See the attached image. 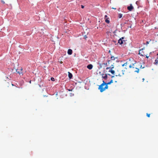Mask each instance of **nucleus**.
<instances>
[{
	"label": "nucleus",
	"instance_id": "f257e3e1",
	"mask_svg": "<svg viewBox=\"0 0 158 158\" xmlns=\"http://www.w3.org/2000/svg\"><path fill=\"white\" fill-rule=\"evenodd\" d=\"M136 62L133 59H129L125 63L122 64L123 67L124 66L125 69H127V67L129 66L130 68H134V64H135Z\"/></svg>",
	"mask_w": 158,
	"mask_h": 158
},
{
	"label": "nucleus",
	"instance_id": "f03ea898",
	"mask_svg": "<svg viewBox=\"0 0 158 158\" xmlns=\"http://www.w3.org/2000/svg\"><path fill=\"white\" fill-rule=\"evenodd\" d=\"M108 84H109V83H106L103 81V83L99 86L98 89L100 90L101 92H102L106 89H108Z\"/></svg>",
	"mask_w": 158,
	"mask_h": 158
},
{
	"label": "nucleus",
	"instance_id": "7ed1b4c3",
	"mask_svg": "<svg viewBox=\"0 0 158 158\" xmlns=\"http://www.w3.org/2000/svg\"><path fill=\"white\" fill-rule=\"evenodd\" d=\"M109 53L111 56L110 60H109V64H114V63L117 61V57L113 55L112 54L110 53V51L109 50Z\"/></svg>",
	"mask_w": 158,
	"mask_h": 158
},
{
	"label": "nucleus",
	"instance_id": "20e7f679",
	"mask_svg": "<svg viewBox=\"0 0 158 158\" xmlns=\"http://www.w3.org/2000/svg\"><path fill=\"white\" fill-rule=\"evenodd\" d=\"M114 68V66L113 64H111V66L109 67V69H110V70H109V72H110L113 75L111 77H114L115 76H117V75L115 73V71L113 69Z\"/></svg>",
	"mask_w": 158,
	"mask_h": 158
},
{
	"label": "nucleus",
	"instance_id": "39448f33",
	"mask_svg": "<svg viewBox=\"0 0 158 158\" xmlns=\"http://www.w3.org/2000/svg\"><path fill=\"white\" fill-rule=\"evenodd\" d=\"M124 37H122L121 38H120L118 40H113V42L116 45V43L118 41V43H119L120 44H123V42L124 41L125 42V40H124Z\"/></svg>",
	"mask_w": 158,
	"mask_h": 158
},
{
	"label": "nucleus",
	"instance_id": "423d86ee",
	"mask_svg": "<svg viewBox=\"0 0 158 158\" xmlns=\"http://www.w3.org/2000/svg\"><path fill=\"white\" fill-rule=\"evenodd\" d=\"M22 68L21 67L19 69H16V72L19 75H20L21 74H22Z\"/></svg>",
	"mask_w": 158,
	"mask_h": 158
},
{
	"label": "nucleus",
	"instance_id": "0eeeda50",
	"mask_svg": "<svg viewBox=\"0 0 158 158\" xmlns=\"http://www.w3.org/2000/svg\"><path fill=\"white\" fill-rule=\"evenodd\" d=\"M144 48H143L142 49H140L139 51V54L142 56H145V54H144V53L143 51V50Z\"/></svg>",
	"mask_w": 158,
	"mask_h": 158
},
{
	"label": "nucleus",
	"instance_id": "6e6552de",
	"mask_svg": "<svg viewBox=\"0 0 158 158\" xmlns=\"http://www.w3.org/2000/svg\"><path fill=\"white\" fill-rule=\"evenodd\" d=\"M125 71V69L120 70L119 72L118 73V75L121 76H122V75H123L124 74V72Z\"/></svg>",
	"mask_w": 158,
	"mask_h": 158
},
{
	"label": "nucleus",
	"instance_id": "1a4fd4ad",
	"mask_svg": "<svg viewBox=\"0 0 158 158\" xmlns=\"http://www.w3.org/2000/svg\"><path fill=\"white\" fill-rule=\"evenodd\" d=\"M133 9V7L131 4L129 6L127 7V9L130 11H131Z\"/></svg>",
	"mask_w": 158,
	"mask_h": 158
},
{
	"label": "nucleus",
	"instance_id": "9d476101",
	"mask_svg": "<svg viewBox=\"0 0 158 158\" xmlns=\"http://www.w3.org/2000/svg\"><path fill=\"white\" fill-rule=\"evenodd\" d=\"M93 67V66L92 64H89L87 66V68L90 70L91 69H92Z\"/></svg>",
	"mask_w": 158,
	"mask_h": 158
},
{
	"label": "nucleus",
	"instance_id": "9b49d317",
	"mask_svg": "<svg viewBox=\"0 0 158 158\" xmlns=\"http://www.w3.org/2000/svg\"><path fill=\"white\" fill-rule=\"evenodd\" d=\"M68 53L69 55H71L72 53V50L71 49H69L68 51Z\"/></svg>",
	"mask_w": 158,
	"mask_h": 158
},
{
	"label": "nucleus",
	"instance_id": "f8f14e48",
	"mask_svg": "<svg viewBox=\"0 0 158 158\" xmlns=\"http://www.w3.org/2000/svg\"><path fill=\"white\" fill-rule=\"evenodd\" d=\"M68 76L69 78H71L73 77L72 74L69 72H68Z\"/></svg>",
	"mask_w": 158,
	"mask_h": 158
},
{
	"label": "nucleus",
	"instance_id": "ddd939ff",
	"mask_svg": "<svg viewBox=\"0 0 158 158\" xmlns=\"http://www.w3.org/2000/svg\"><path fill=\"white\" fill-rule=\"evenodd\" d=\"M107 17V15H105V22L107 23H109V20L108 19V18H106Z\"/></svg>",
	"mask_w": 158,
	"mask_h": 158
},
{
	"label": "nucleus",
	"instance_id": "4468645a",
	"mask_svg": "<svg viewBox=\"0 0 158 158\" xmlns=\"http://www.w3.org/2000/svg\"><path fill=\"white\" fill-rule=\"evenodd\" d=\"M10 85V84L8 82H6L5 83V85L6 86H7L8 87Z\"/></svg>",
	"mask_w": 158,
	"mask_h": 158
},
{
	"label": "nucleus",
	"instance_id": "2eb2a0df",
	"mask_svg": "<svg viewBox=\"0 0 158 158\" xmlns=\"http://www.w3.org/2000/svg\"><path fill=\"white\" fill-rule=\"evenodd\" d=\"M158 63V58H157V59H156L155 61V62H154V64H157Z\"/></svg>",
	"mask_w": 158,
	"mask_h": 158
},
{
	"label": "nucleus",
	"instance_id": "dca6fc26",
	"mask_svg": "<svg viewBox=\"0 0 158 158\" xmlns=\"http://www.w3.org/2000/svg\"><path fill=\"white\" fill-rule=\"evenodd\" d=\"M135 69H136V70L135 71V72H136L137 73H139V69H138L137 68H135Z\"/></svg>",
	"mask_w": 158,
	"mask_h": 158
},
{
	"label": "nucleus",
	"instance_id": "f3484780",
	"mask_svg": "<svg viewBox=\"0 0 158 158\" xmlns=\"http://www.w3.org/2000/svg\"><path fill=\"white\" fill-rule=\"evenodd\" d=\"M122 16H123V15L122 14H119L118 16V18H121L122 17Z\"/></svg>",
	"mask_w": 158,
	"mask_h": 158
},
{
	"label": "nucleus",
	"instance_id": "a211bd4d",
	"mask_svg": "<svg viewBox=\"0 0 158 158\" xmlns=\"http://www.w3.org/2000/svg\"><path fill=\"white\" fill-rule=\"evenodd\" d=\"M150 114H148V113H147V116L148 117H150Z\"/></svg>",
	"mask_w": 158,
	"mask_h": 158
},
{
	"label": "nucleus",
	"instance_id": "6ab92c4d",
	"mask_svg": "<svg viewBox=\"0 0 158 158\" xmlns=\"http://www.w3.org/2000/svg\"><path fill=\"white\" fill-rule=\"evenodd\" d=\"M51 80L52 81H54V78L53 77H51Z\"/></svg>",
	"mask_w": 158,
	"mask_h": 158
},
{
	"label": "nucleus",
	"instance_id": "aec40b11",
	"mask_svg": "<svg viewBox=\"0 0 158 158\" xmlns=\"http://www.w3.org/2000/svg\"><path fill=\"white\" fill-rule=\"evenodd\" d=\"M113 82V80H111V81H109V84H110L111 83H112Z\"/></svg>",
	"mask_w": 158,
	"mask_h": 158
},
{
	"label": "nucleus",
	"instance_id": "412c9836",
	"mask_svg": "<svg viewBox=\"0 0 158 158\" xmlns=\"http://www.w3.org/2000/svg\"><path fill=\"white\" fill-rule=\"evenodd\" d=\"M1 0V2H2V3H3V4H4V3H5V2H4V1H3V0Z\"/></svg>",
	"mask_w": 158,
	"mask_h": 158
},
{
	"label": "nucleus",
	"instance_id": "4be33fe9",
	"mask_svg": "<svg viewBox=\"0 0 158 158\" xmlns=\"http://www.w3.org/2000/svg\"><path fill=\"white\" fill-rule=\"evenodd\" d=\"M107 77V75H106L105 76L103 77L104 78H106Z\"/></svg>",
	"mask_w": 158,
	"mask_h": 158
},
{
	"label": "nucleus",
	"instance_id": "5701e85b",
	"mask_svg": "<svg viewBox=\"0 0 158 158\" xmlns=\"http://www.w3.org/2000/svg\"><path fill=\"white\" fill-rule=\"evenodd\" d=\"M81 7L82 8H84V6L83 5H81Z\"/></svg>",
	"mask_w": 158,
	"mask_h": 158
},
{
	"label": "nucleus",
	"instance_id": "b1692460",
	"mask_svg": "<svg viewBox=\"0 0 158 158\" xmlns=\"http://www.w3.org/2000/svg\"><path fill=\"white\" fill-rule=\"evenodd\" d=\"M69 91H72V89H69Z\"/></svg>",
	"mask_w": 158,
	"mask_h": 158
},
{
	"label": "nucleus",
	"instance_id": "393cba45",
	"mask_svg": "<svg viewBox=\"0 0 158 158\" xmlns=\"http://www.w3.org/2000/svg\"><path fill=\"white\" fill-rule=\"evenodd\" d=\"M146 56V58H148V56Z\"/></svg>",
	"mask_w": 158,
	"mask_h": 158
},
{
	"label": "nucleus",
	"instance_id": "a878e982",
	"mask_svg": "<svg viewBox=\"0 0 158 158\" xmlns=\"http://www.w3.org/2000/svg\"><path fill=\"white\" fill-rule=\"evenodd\" d=\"M39 85V86L40 87H41V85Z\"/></svg>",
	"mask_w": 158,
	"mask_h": 158
},
{
	"label": "nucleus",
	"instance_id": "bb28decb",
	"mask_svg": "<svg viewBox=\"0 0 158 158\" xmlns=\"http://www.w3.org/2000/svg\"><path fill=\"white\" fill-rule=\"evenodd\" d=\"M109 69V68H106V69Z\"/></svg>",
	"mask_w": 158,
	"mask_h": 158
},
{
	"label": "nucleus",
	"instance_id": "cd10ccee",
	"mask_svg": "<svg viewBox=\"0 0 158 158\" xmlns=\"http://www.w3.org/2000/svg\"><path fill=\"white\" fill-rule=\"evenodd\" d=\"M112 8L113 9H116V8Z\"/></svg>",
	"mask_w": 158,
	"mask_h": 158
},
{
	"label": "nucleus",
	"instance_id": "c85d7f7f",
	"mask_svg": "<svg viewBox=\"0 0 158 158\" xmlns=\"http://www.w3.org/2000/svg\"><path fill=\"white\" fill-rule=\"evenodd\" d=\"M147 44H148V42H147Z\"/></svg>",
	"mask_w": 158,
	"mask_h": 158
},
{
	"label": "nucleus",
	"instance_id": "c756f323",
	"mask_svg": "<svg viewBox=\"0 0 158 158\" xmlns=\"http://www.w3.org/2000/svg\"><path fill=\"white\" fill-rule=\"evenodd\" d=\"M143 80H144V78H143Z\"/></svg>",
	"mask_w": 158,
	"mask_h": 158
}]
</instances>
